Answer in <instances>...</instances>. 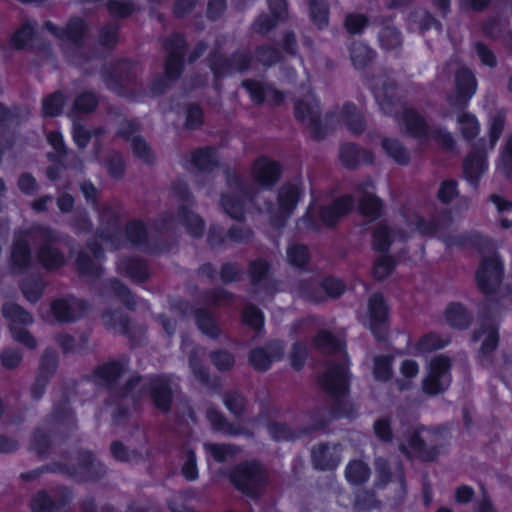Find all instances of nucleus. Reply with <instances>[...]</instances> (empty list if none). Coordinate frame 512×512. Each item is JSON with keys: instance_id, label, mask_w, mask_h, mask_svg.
I'll use <instances>...</instances> for the list:
<instances>
[{"instance_id": "nucleus-58", "label": "nucleus", "mask_w": 512, "mask_h": 512, "mask_svg": "<svg viewBox=\"0 0 512 512\" xmlns=\"http://www.w3.org/2000/svg\"><path fill=\"white\" fill-rule=\"evenodd\" d=\"M183 476L187 480H195L198 477L196 459L193 451L186 452L185 462L182 467Z\"/></svg>"}, {"instance_id": "nucleus-13", "label": "nucleus", "mask_w": 512, "mask_h": 512, "mask_svg": "<svg viewBox=\"0 0 512 512\" xmlns=\"http://www.w3.org/2000/svg\"><path fill=\"white\" fill-rule=\"evenodd\" d=\"M502 273V263L497 255L485 258L476 273L478 287L483 293L492 294L499 285Z\"/></svg>"}, {"instance_id": "nucleus-1", "label": "nucleus", "mask_w": 512, "mask_h": 512, "mask_svg": "<svg viewBox=\"0 0 512 512\" xmlns=\"http://www.w3.org/2000/svg\"><path fill=\"white\" fill-rule=\"evenodd\" d=\"M295 114L309 127L315 137H321L324 128H332L340 122L347 125L354 133L362 132L364 129L362 116L355 105L351 103H346L340 111L326 114L322 120L319 114V103L313 94H308L303 99L297 100Z\"/></svg>"}, {"instance_id": "nucleus-24", "label": "nucleus", "mask_w": 512, "mask_h": 512, "mask_svg": "<svg viewBox=\"0 0 512 512\" xmlns=\"http://www.w3.org/2000/svg\"><path fill=\"white\" fill-rule=\"evenodd\" d=\"M487 170V164L482 154L472 152L464 161V175L468 182L476 184Z\"/></svg>"}, {"instance_id": "nucleus-46", "label": "nucleus", "mask_w": 512, "mask_h": 512, "mask_svg": "<svg viewBox=\"0 0 512 512\" xmlns=\"http://www.w3.org/2000/svg\"><path fill=\"white\" fill-rule=\"evenodd\" d=\"M475 340H482V347L481 350L483 353H487L489 351H492L497 346V332L494 327L490 326L483 331L478 332L474 336Z\"/></svg>"}, {"instance_id": "nucleus-30", "label": "nucleus", "mask_w": 512, "mask_h": 512, "mask_svg": "<svg viewBox=\"0 0 512 512\" xmlns=\"http://www.w3.org/2000/svg\"><path fill=\"white\" fill-rule=\"evenodd\" d=\"M125 371V363L111 362L99 367L96 371V377L101 383L110 385Z\"/></svg>"}, {"instance_id": "nucleus-33", "label": "nucleus", "mask_w": 512, "mask_h": 512, "mask_svg": "<svg viewBox=\"0 0 512 512\" xmlns=\"http://www.w3.org/2000/svg\"><path fill=\"white\" fill-rule=\"evenodd\" d=\"M457 121L459 129L465 139L470 140L478 135L480 125L474 115L462 112L458 115Z\"/></svg>"}, {"instance_id": "nucleus-16", "label": "nucleus", "mask_w": 512, "mask_h": 512, "mask_svg": "<svg viewBox=\"0 0 512 512\" xmlns=\"http://www.w3.org/2000/svg\"><path fill=\"white\" fill-rule=\"evenodd\" d=\"M184 47L185 41L180 35L171 37L166 43L168 59L166 62L165 74L170 80L176 79L180 75Z\"/></svg>"}, {"instance_id": "nucleus-39", "label": "nucleus", "mask_w": 512, "mask_h": 512, "mask_svg": "<svg viewBox=\"0 0 512 512\" xmlns=\"http://www.w3.org/2000/svg\"><path fill=\"white\" fill-rule=\"evenodd\" d=\"M397 237L399 238V240H403L407 236L400 233L397 235ZM373 239H374L373 240L374 246L376 247V249L384 251L389 247V245L392 242H394L396 240V235L395 234L391 235L390 230L386 226L380 225L375 230Z\"/></svg>"}, {"instance_id": "nucleus-64", "label": "nucleus", "mask_w": 512, "mask_h": 512, "mask_svg": "<svg viewBox=\"0 0 512 512\" xmlns=\"http://www.w3.org/2000/svg\"><path fill=\"white\" fill-rule=\"evenodd\" d=\"M146 231L140 222H133L127 227V237L132 243H140L144 240Z\"/></svg>"}, {"instance_id": "nucleus-23", "label": "nucleus", "mask_w": 512, "mask_h": 512, "mask_svg": "<svg viewBox=\"0 0 512 512\" xmlns=\"http://www.w3.org/2000/svg\"><path fill=\"white\" fill-rule=\"evenodd\" d=\"M248 61L249 59L245 54L236 55L231 63L219 57L212 61L211 69L215 77H220L233 72L243 71L247 67Z\"/></svg>"}, {"instance_id": "nucleus-31", "label": "nucleus", "mask_w": 512, "mask_h": 512, "mask_svg": "<svg viewBox=\"0 0 512 512\" xmlns=\"http://www.w3.org/2000/svg\"><path fill=\"white\" fill-rule=\"evenodd\" d=\"M204 449L207 455L217 462L232 459L239 451L235 446L218 443H206Z\"/></svg>"}, {"instance_id": "nucleus-55", "label": "nucleus", "mask_w": 512, "mask_h": 512, "mask_svg": "<svg viewBox=\"0 0 512 512\" xmlns=\"http://www.w3.org/2000/svg\"><path fill=\"white\" fill-rule=\"evenodd\" d=\"M380 42L386 50L393 49L400 45V35L396 29L385 28L380 34Z\"/></svg>"}, {"instance_id": "nucleus-63", "label": "nucleus", "mask_w": 512, "mask_h": 512, "mask_svg": "<svg viewBox=\"0 0 512 512\" xmlns=\"http://www.w3.org/2000/svg\"><path fill=\"white\" fill-rule=\"evenodd\" d=\"M457 194L456 182L452 180L444 181L438 191V197L442 202H450Z\"/></svg>"}, {"instance_id": "nucleus-54", "label": "nucleus", "mask_w": 512, "mask_h": 512, "mask_svg": "<svg viewBox=\"0 0 512 512\" xmlns=\"http://www.w3.org/2000/svg\"><path fill=\"white\" fill-rule=\"evenodd\" d=\"M207 418L210 421V423L212 424V426L217 430L223 431L228 434H238L239 433V431L237 429H234L230 424H227L224 421L222 415L214 409L208 410Z\"/></svg>"}, {"instance_id": "nucleus-52", "label": "nucleus", "mask_w": 512, "mask_h": 512, "mask_svg": "<svg viewBox=\"0 0 512 512\" xmlns=\"http://www.w3.org/2000/svg\"><path fill=\"white\" fill-rule=\"evenodd\" d=\"M512 168V136L508 138L503 152L501 153L500 161L497 169L505 176H509Z\"/></svg>"}, {"instance_id": "nucleus-10", "label": "nucleus", "mask_w": 512, "mask_h": 512, "mask_svg": "<svg viewBox=\"0 0 512 512\" xmlns=\"http://www.w3.org/2000/svg\"><path fill=\"white\" fill-rule=\"evenodd\" d=\"M3 314L10 321V329L15 341L33 349L36 347V340L25 329L18 328V325H29L32 323V316L17 304L9 303L3 306Z\"/></svg>"}, {"instance_id": "nucleus-19", "label": "nucleus", "mask_w": 512, "mask_h": 512, "mask_svg": "<svg viewBox=\"0 0 512 512\" xmlns=\"http://www.w3.org/2000/svg\"><path fill=\"white\" fill-rule=\"evenodd\" d=\"M283 356V345L280 342L269 344L266 348L254 349L249 357L252 366L260 371L267 370L270 365Z\"/></svg>"}, {"instance_id": "nucleus-44", "label": "nucleus", "mask_w": 512, "mask_h": 512, "mask_svg": "<svg viewBox=\"0 0 512 512\" xmlns=\"http://www.w3.org/2000/svg\"><path fill=\"white\" fill-rule=\"evenodd\" d=\"M64 105V97L62 93L56 92L43 100V113L45 116L58 115Z\"/></svg>"}, {"instance_id": "nucleus-35", "label": "nucleus", "mask_w": 512, "mask_h": 512, "mask_svg": "<svg viewBox=\"0 0 512 512\" xmlns=\"http://www.w3.org/2000/svg\"><path fill=\"white\" fill-rule=\"evenodd\" d=\"M216 163V154L211 148L198 150L191 155V164L202 171L211 169Z\"/></svg>"}, {"instance_id": "nucleus-48", "label": "nucleus", "mask_w": 512, "mask_h": 512, "mask_svg": "<svg viewBox=\"0 0 512 512\" xmlns=\"http://www.w3.org/2000/svg\"><path fill=\"white\" fill-rule=\"evenodd\" d=\"M243 321L251 326L252 328L258 330L261 329L264 325V317L262 312L256 308L255 306H247L243 312Z\"/></svg>"}, {"instance_id": "nucleus-28", "label": "nucleus", "mask_w": 512, "mask_h": 512, "mask_svg": "<svg viewBox=\"0 0 512 512\" xmlns=\"http://www.w3.org/2000/svg\"><path fill=\"white\" fill-rule=\"evenodd\" d=\"M151 395L159 409L163 411L168 410L171 400V390L165 378L159 377L151 382Z\"/></svg>"}, {"instance_id": "nucleus-3", "label": "nucleus", "mask_w": 512, "mask_h": 512, "mask_svg": "<svg viewBox=\"0 0 512 512\" xmlns=\"http://www.w3.org/2000/svg\"><path fill=\"white\" fill-rule=\"evenodd\" d=\"M315 345L324 353L338 354L341 363L330 365L322 376L321 383L330 395H343L348 388V368L342 341L323 331L316 336Z\"/></svg>"}, {"instance_id": "nucleus-49", "label": "nucleus", "mask_w": 512, "mask_h": 512, "mask_svg": "<svg viewBox=\"0 0 512 512\" xmlns=\"http://www.w3.org/2000/svg\"><path fill=\"white\" fill-rule=\"evenodd\" d=\"M196 322L199 327V329L206 335L210 337H215L218 334V328L215 325L213 319L211 316L204 312L199 311L196 314Z\"/></svg>"}, {"instance_id": "nucleus-4", "label": "nucleus", "mask_w": 512, "mask_h": 512, "mask_svg": "<svg viewBox=\"0 0 512 512\" xmlns=\"http://www.w3.org/2000/svg\"><path fill=\"white\" fill-rule=\"evenodd\" d=\"M353 206V199L345 196L335 200L328 206L312 204L305 216L300 220V227L317 229L321 226H331L340 217L348 213Z\"/></svg>"}, {"instance_id": "nucleus-43", "label": "nucleus", "mask_w": 512, "mask_h": 512, "mask_svg": "<svg viewBox=\"0 0 512 512\" xmlns=\"http://www.w3.org/2000/svg\"><path fill=\"white\" fill-rule=\"evenodd\" d=\"M310 14L312 21L319 28L328 24V9L324 0H310Z\"/></svg>"}, {"instance_id": "nucleus-11", "label": "nucleus", "mask_w": 512, "mask_h": 512, "mask_svg": "<svg viewBox=\"0 0 512 512\" xmlns=\"http://www.w3.org/2000/svg\"><path fill=\"white\" fill-rule=\"evenodd\" d=\"M44 28L59 39L65 46V49L71 50L68 53L71 54L72 61L77 63L73 53L82 49V38L86 30L84 22L79 18L71 19L66 30H59L53 23L46 22Z\"/></svg>"}, {"instance_id": "nucleus-56", "label": "nucleus", "mask_w": 512, "mask_h": 512, "mask_svg": "<svg viewBox=\"0 0 512 512\" xmlns=\"http://www.w3.org/2000/svg\"><path fill=\"white\" fill-rule=\"evenodd\" d=\"M183 220L185 222L188 232L192 236L198 237L202 234L203 222L197 215L191 212H184Z\"/></svg>"}, {"instance_id": "nucleus-22", "label": "nucleus", "mask_w": 512, "mask_h": 512, "mask_svg": "<svg viewBox=\"0 0 512 512\" xmlns=\"http://www.w3.org/2000/svg\"><path fill=\"white\" fill-rule=\"evenodd\" d=\"M373 183L367 180L365 183L359 185L358 192L361 194L359 210L362 214L368 216H376L381 208L380 200L372 193Z\"/></svg>"}, {"instance_id": "nucleus-34", "label": "nucleus", "mask_w": 512, "mask_h": 512, "mask_svg": "<svg viewBox=\"0 0 512 512\" xmlns=\"http://www.w3.org/2000/svg\"><path fill=\"white\" fill-rule=\"evenodd\" d=\"M369 475V468L361 461H351L346 467V479L352 484L358 485L365 482Z\"/></svg>"}, {"instance_id": "nucleus-53", "label": "nucleus", "mask_w": 512, "mask_h": 512, "mask_svg": "<svg viewBox=\"0 0 512 512\" xmlns=\"http://www.w3.org/2000/svg\"><path fill=\"white\" fill-rule=\"evenodd\" d=\"M131 146L134 154L144 162H150L153 154L147 143L139 136L131 138Z\"/></svg>"}, {"instance_id": "nucleus-26", "label": "nucleus", "mask_w": 512, "mask_h": 512, "mask_svg": "<svg viewBox=\"0 0 512 512\" xmlns=\"http://www.w3.org/2000/svg\"><path fill=\"white\" fill-rule=\"evenodd\" d=\"M448 342L447 338H442L435 333H429L421 337L419 341L410 348V352L416 356H421L433 350L443 348Z\"/></svg>"}, {"instance_id": "nucleus-62", "label": "nucleus", "mask_w": 512, "mask_h": 512, "mask_svg": "<svg viewBox=\"0 0 512 512\" xmlns=\"http://www.w3.org/2000/svg\"><path fill=\"white\" fill-rule=\"evenodd\" d=\"M322 287L325 290V292L327 293V295L330 297L340 296L345 289L343 282L341 280L335 279V278L326 279L323 282Z\"/></svg>"}, {"instance_id": "nucleus-5", "label": "nucleus", "mask_w": 512, "mask_h": 512, "mask_svg": "<svg viewBox=\"0 0 512 512\" xmlns=\"http://www.w3.org/2000/svg\"><path fill=\"white\" fill-rule=\"evenodd\" d=\"M231 481L243 493L256 495L265 487L267 473L256 462L243 463L234 469Z\"/></svg>"}, {"instance_id": "nucleus-17", "label": "nucleus", "mask_w": 512, "mask_h": 512, "mask_svg": "<svg viewBox=\"0 0 512 512\" xmlns=\"http://www.w3.org/2000/svg\"><path fill=\"white\" fill-rule=\"evenodd\" d=\"M51 311L56 320L69 322L81 317L86 311V305L83 301L75 298L60 299L53 302Z\"/></svg>"}, {"instance_id": "nucleus-36", "label": "nucleus", "mask_w": 512, "mask_h": 512, "mask_svg": "<svg viewBox=\"0 0 512 512\" xmlns=\"http://www.w3.org/2000/svg\"><path fill=\"white\" fill-rule=\"evenodd\" d=\"M419 373V365L415 360L405 359L400 365L401 379L397 380L400 390L409 388L411 379L417 377Z\"/></svg>"}, {"instance_id": "nucleus-6", "label": "nucleus", "mask_w": 512, "mask_h": 512, "mask_svg": "<svg viewBox=\"0 0 512 512\" xmlns=\"http://www.w3.org/2000/svg\"><path fill=\"white\" fill-rule=\"evenodd\" d=\"M399 123L415 137L424 140L435 139L445 148H451L453 145V138L449 132L442 129H429L424 120L414 110H405L399 119Z\"/></svg>"}, {"instance_id": "nucleus-51", "label": "nucleus", "mask_w": 512, "mask_h": 512, "mask_svg": "<svg viewBox=\"0 0 512 512\" xmlns=\"http://www.w3.org/2000/svg\"><path fill=\"white\" fill-rule=\"evenodd\" d=\"M393 268V260L386 255H382L376 260L374 264L373 274L377 279H384L392 272Z\"/></svg>"}, {"instance_id": "nucleus-59", "label": "nucleus", "mask_w": 512, "mask_h": 512, "mask_svg": "<svg viewBox=\"0 0 512 512\" xmlns=\"http://www.w3.org/2000/svg\"><path fill=\"white\" fill-rule=\"evenodd\" d=\"M96 105V97L92 93H85L76 99L74 107L80 112H90L96 107Z\"/></svg>"}, {"instance_id": "nucleus-12", "label": "nucleus", "mask_w": 512, "mask_h": 512, "mask_svg": "<svg viewBox=\"0 0 512 512\" xmlns=\"http://www.w3.org/2000/svg\"><path fill=\"white\" fill-rule=\"evenodd\" d=\"M432 436V432L425 428L413 431L400 443V450L409 457L431 460L436 454L434 450L428 448Z\"/></svg>"}, {"instance_id": "nucleus-14", "label": "nucleus", "mask_w": 512, "mask_h": 512, "mask_svg": "<svg viewBox=\"0 0 512 512\" xmlns=\"http://www.w3.org/2000/svg\"><path fill=\"white\" fill-rule=\"evenodd\" d=\"M477 83L472 72L466 68H460L456 74V94L449 97L452 108L461 109L476 92Z\"/></svg>"}, {"instance_id": "nucleus-27", "label": "nucleus", "mask_w": 512, "mask_h": 512, "mask_svg": "<svg viewBox=\"0 0 512 512\" xmlns=\"http://www.w3.org/2000/svg\"><path fill=\"white\" fill-rule=\"evenodd\" d=\"M340 159L343 165L352 168L360 162H372L373 157L370 152L360 151L353 144H345L340 149Z\"/></svg>"}, {"instance_id": "nucleus-61", "label": "nucleus", "mask_w": 512, "mask_h": 512, "mask_svg": "<svg viewBox=\"0 0 512 512\" xmlns=\"http://www.w3.org/2000/svg\"><path fill=\"white\" fill-rule=\"evenodd\" d=\"M110 13L118 16H127L132 10V4L127 0H110L108 3Z\"/></svg>"}, {"instance_id": "nucleus-2", "label": "nucleus", "mask_w": 512, "mask_h": 512, "mask_svg": "<svg viewBox=\"0 0 512 512\" xmlns=\"http://www.w3.org/2000/svg\"><path fill=\"white\" fill-rule=\"evenodd\" d=\"M55 239V235L46 227L37 226L33 227L24 235H18L14 241L11 261L14 266L19 268L24 267L30 261V254L28 250V240L33 242L42 243L40 248L39 259L47 269H54L62 265L63 256L55 249L48 246V242Z\"/></svg>"}, {"instance_id": "nucleus-60", "label": "nucleus", "mask_w": 512, "mask_h": 512, "mask_svg": "<svg viewBox=\"0 0 512 512\" xmlns=\"http://www.w3.org/2000/svg\"><path fill=\"white\" fill-rule=\"evenodd\" d=\"M34 512H51L52 502L45 492L36 494L31 503Z\"/></svg>"}, {"instance_id": "nucleus-21", "label": "nucleus", "mask_w": 512, "mask_h": 512, "mask_svg": "<svg viewBox=\"0 0 512 512\" xmlns=\"http://www.w3.org/2000/svg\"><path fill=\"white\" fill-rule=\"evenodd\" d=\"M312 459L317 469H334L340 462L337 446L319 445L312 451Z\"/></svg>"}, {"instance_id": "nucleus-18", "label": "nucleus", "mask_w": 512, "mask_h": 512, "mask_svg": "<svg viewBox=\"0 0 512 512\" xmlns=\"http://www.w3.org/2000/svg\"><path fill=\"white\" fill-rule=\"evenodd\" d=\"M253 179L263 188L273 186L279 178L280 168L278 164L267 158H260L252 166Z\"/></svg>"}, {"instance_id": "nucleus-20", "label": "nucleus", "mask_w": 512, "mask_h": 512, "mask_svg": "<svg viewBox=\"0 0 512 512\" xmlns=\"http://www.w3.org/2000/svg\"><path fill=\"white\" fill-rule=\"evenodd\" d=\"M243 86L248 91L251 100L255 103L267 101L270 104H279L283 101L284 95L271 86L264 87L256 81H244Z\"/></svg>"}, {"instance_id": "nucleus-37", "label": "nucleus", "mask_w": 512, "mask_h": 512, "mask_svg": "<svg viewBox=\"0 0 512 512\" xmlns=\"http://www.w3.org/2000/svg\"><path fill=\"white\" fill-rule=\"evenodd\" d=\"M93 253V259L87 255H80L77 259V265L82 274H99L100 266L96 263L101 256V252L94 246L89 247Z\"/></svg>"}, {"instance_id": "nucleus-8", "label": "nucleus", "mask_w": 512, "mask_h": 512, "mask_svg": "<svg viewBox=\"0 0 512 512\" xmlns=\"http://www.w3.org/2000/svg\"><path fill=\"white\" fill-rule=\"evenodd\" d=\"M227 184L229 191L222 195L221 204L231 218L241 219L245 212L242 197H250L252 192L236 174L228 176Z\"/></svg>"}, {"instance_id": "nucleus-45", "label": "nucleus", "mask_w": 512, "mask_h": 512, "mask_svg": "<svg viewBox=\"0 0 512 512\" xmlns=\"http://www.w3.org/2000/svg\"><path fill=\"white\" fill-rule=\"evenodd\" d=\"M372 58V51L363 43H355L351 48V60L355 67L361 68Z\"/></svg>"}, {"instance_id": "nucleus-9", "label": "nucleus", "mask_w": 512, "mask_h": 512, "mask_svg": "<svg viewBox=\"0 0 512 512\" xmlns=\"http://www.w3.org/2000/svg\"><path fill=\"white\" fill-rule=\"evenodd\" d=\"M301 195L300 188L297 184L284 185L278 193L277 203L268 207L271 221L279 226L289 218L295 210Z\"/></svg>"}, {"instance_id": "nucleus-25", "label": "nucleus", "mask_w": 512, "mask_h": 512, "mask_svg": "<svg viewBox=\"0 0 512 512\" xmlns=\"http://www.w3.org/2000/svg\"><path fill=\"white\" fill-rule=\"evenodd\" d=\"M270 11L273 18L268 16H261L255 22V29L260 33L269 31L276 24V19L282 18L286 14V3L285 0H268Z\"/></svg>"}, {"instance_id": "nucleus-7", "label": "nucleus", "mask_w": 512, "mask_h": 512, "mask_svg": "<svg viewBox=\"0 0 512 512\" xmlns=\"http://www.w3.org/2000/svg\"><path fill=\"white\" fill-rule=\"evenodd\" d=\"M449 358L439 355L433 358L428 366V372L422 385L425 393L436 395L446 390L451 383Z\"/></svg>"}, {"instance_id": "nucleus-50", "label": "nucleus", "mask_w": 512, "mask_h": 512, "mask_svg": "<svg viewBox=\"0 0 512 512\" xmlns=\"http://www.w3.org/2000/svg\"><path fill=\"white\" fill-rule=\"evenodd\" d=\"M504 127V115L497 113L490 121L489 125V149H493L497 143Z\"/></svg>"}, {"instance_id": "nucleus-32", "label": "nucleus", "mask_w": 512, "mask_h": 512, "mask_svg": "<svg viewBox=\"0 0 512 512\" xmlns=\"http://www.w3.org/2000/svg\"><path fill=\"white\" fill-rule=\"evenodd\" d=\"M382 148L390 158L399 164H406L410 159L408 151L398 140L386 138L382 141Z\"/></svg>"}, {"instance_id": "nucleus-29", "label": "nucleus", "mask_w": 512, "mask_h": 512, "mask_svg": "<svg viewBox=\"0 0 512 512\" xmlns=\"http://www.w3.org/2000/svg\"><path fill=\"white\" fill-rule=\"evenodd\" d=\"M407 225L409 226L410 233L418 232L421 235H438L441 231L442 224L440 221H429L426 222L422 217L417 214H413L408 219Z\"/></svg>"}, {"instance_id": "nucleus-57", "label": "nucleus", "mask_w": 512, "mask_h": 512, "mask_svg": "<svg viewBox=\"0 0 512 512\" xmlns=\"http://www.w3.org/2000/svg\"><path fill=\"white\" fill-rule=\"evenodd\" d=\"M367 25V18L361 14H350L345 21L346 29L349 33H360Z\"/></svg>"}, {"instance_id": "nucleus-38", "label": "nucleus", "mask_w": 512, "mask_h": 512, "mask_svg": "<svg viewBox=\"0 0 512 512\" xmlns=\"http://www.w3.org/2000/svg\"><path fill=\"white\" fill-rule=\"evenodd\" d=\"M447 322L455 328L464 329L469 325V319L465 309L459 304H453L446 310Z\"/></svg>"}, {"instance_id": "nucleus-47", "label": "nucleus", "mask_w": 512, "mask_h": 512, "mask_svg": "<svg viewBox=\"0 0 512 512\" xmlns=\"http://www.w3.org/2000/svg\"><path fill=\"white\" fill-rule=\"evenodd\" d=\"M287 259L291 265L301 267L308 260V250L303 245H293L287 250Z\"/></svg>"}, {"instance_id": "nucleus-15", "label": "nucleus", "mask_w": 512, "mask_h": 512, "mask_svg": "<svg viewBox=\"0 0 512 512\" xmlns=\"http://www.w3.org/2000/svg\"><path fill=\"white\" fill-rule=\"evenodd\" d=\"M388 319V309L381 294H374L368 302V319L366 320L373 334L382 339V326Z\"/></svg>"}, {"instance_id": "nucleus-40", "label": "nucleus", "mask_w": 512, "mask_h": 512, "mask_svg": "<svg viewBox=\"0 0 512 512\" xmlns=\"http://www.w3.org/2000/svg\"><path fill=\"white\" fill-rule=\"evenodd\" d=\"M34 29L35 25L32 22L25 21L23 25L12 35V45L18 49L26 47L32 39Z\"/></svg>"}, {"instance_id": "nucleus-41", "label": "nucleus", "mask_w": 512, "mask_h": 512, "mask_svg": "<svg viewBox=\"0 0 512 512\" xmlns=\"http://www.w3.org/2000/svg\"><path fill=\"white\" fill-rule=\"evenodd\" d=\"M118 268L135 281H142L147 276L144 265L138 260L129 259L121 261Z\"/></svg>"}, {"instance_id": "nucleus-42", "label": "nucleus", "mask_w": 512, "mask_h": 512, "mask_svg": "<svg viewBox=\"0 0 512 512\" xmlns=\"http://www.w3.org/2000/svg\"><path fill=\"white\" fill-rule=\"evenodd\" d=\"M373 375L378 381H387L392 375V358L378 356L374 359Z\"/></svg>"}]
</instances>
